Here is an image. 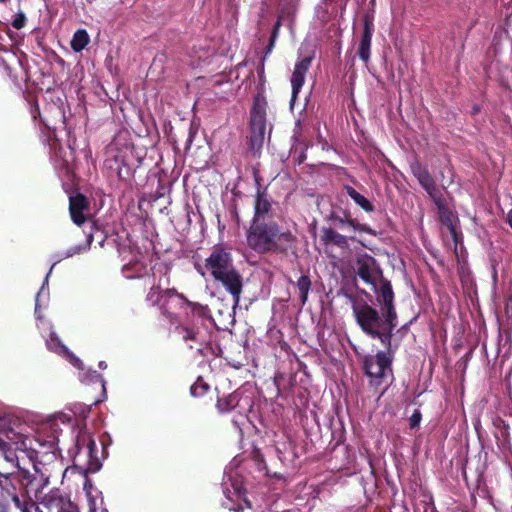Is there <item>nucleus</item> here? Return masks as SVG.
<instances>
[{
	"mask_svg": "<svg viewBox=\"0 0 512 512\" xmlns=\"http://www.w3.org/2000/svg\"><path fill=\"white\" fill-rule=\"evenodd\" d=\"M272 213V201L268 197L265 189L262 190L258 184L254 201V215L251 223L268 222L267 219Z\"/></svg>",
	"mask_w": 512,
	"mask_h": 512,
	"instance_id": "17",
	"label": "nucleus"
},
{
	"mask_svg": "<svg viewBox=\"0 0 512 512\" xmlns=\"http://www.w3.org/2000/svg\"><path fill=\"white\" fill-rule=\"evenodd\" d=\"M56 453L54 457L49 453L40 454L39 459L35 462V465H32L34 469V473H31L28 469H25L22 472V480L24 481V485L26 487V491L28 494H33L35 498L39 499V493L48 485L49 477L43 472L38 465L42 464L46 460H53L56 458Z\"/></svg>",
	"mask_w": 512,
	"mask_h": 512,
	"instance_id": "10",
	"label": "nucleus"
},
{
	"mask_svg": "<svg viewBox=\"0 0 512 512\" xmlns=\"http://www.w3.org/2000/svg\"><path fill=\"white\" fill-rule=\"evenodd\" d=\"M35 512H79L77 506L58 489L51 490L39 501Z\"/></svg>",
	"mask_w": 512,
	"mask_h": 512,
	"instance_id": "14",
	"label": "nucleus"
},
{
	"mask_svg": "<svg viewBox=\"0 0 512 512\" xmlns=\"http://www.w3.org/2000/svg\"><path fill=\"white\" fill-rule=\"evenodd\" d=\"M421 419H422V415H421L420 411L415 410L409 419L410 427L415 428V427L419 426Z\"/></svg>",
	"mask_w": 512,
	"mask_h": 512,
	"instance_id": "35",
	"label": "nucleus"
},
{
	"mask_svg": "<svg viewBox=\"0 0 512 512\" xmlns=\"http://www.w3.org/2000/svg\"><path fill=\"white\" fill-rule=\"evenodd\" d=\"M168 284L169 277L167 275V269H165L158 283H155V279H153L152 286L146 295V302L151 306H157L162 314L172 318L173 312H171L170 309L174 307L182 308L185 297L179 294L175 289L166 288L163 290L162 286Z\"/></svg>",
	"mask_w": 512,
	"mask_h": 512,
	"instance_id": "6",
	"label": "nucleus"
},
{
	"mask_svg": "<svg viewBox=\"0 0 512 512\" xmlns=\"http://www.w3.org/2000/svg\"><path fill=\"white\" fill-rule=\"evenodd\" d=\"M249 248L258 254L285 253L295 243V236L275 221L250 223L246 233Z\"/></svg>",
	"mask_w": 512,
	"mask_h": 512,
	"instance_id": "3",
	"label": "nucleus"
},
{
	"mask_svg": "<svg viewBox=\"0 0 512 512\" xmlns=\"http://www.w3.org/2000/svg\"><path fill=\"white\" fill-rule=\"evenodd\" d=\"M273 46H274V39H271V40H270V43H269V45H268V47H267L266 54H268V53H270V52L272 51Z\"/></svg>",
	"mask_w": 512,
	"mask_h": 512,
	"instance_id": "39",
	"label": "nucleus"
},
{
	"mask_svg": "<svg viewBox=\"0 0 512 512\" xmlns=\"http://www.w3.org/2000/svg\"><path fill=\"white\" fill-rule=\"evenodd\" d=\"M12 474V472L8 473H2L0 471V489L2 493V499L0 500V506L3 508H7L10 506L11 503H13V500L10 498L9 494H12L10 490L16 493V487L9 482V475Z\"/></svg>",
	"mask_w": 512,
	"mask_h": 512,
	"instance_id": "21",
	"label": "nucleus"
},
{
	"mask_svg": "<svg viewBox=\"0 0 512 512\" xmlns=\"http://www.w3.org/2000/svg\"><path fill=\"white\" fill-rule=\"evenodd\" d=\"M99 368L104 370L107 368V364L105 361H100L99 364H98Z\"/></svg>",
	"mask_w": 512,
	"mask_h": 512,
	"instance_id": "40",
	"label": "nucleus"
},
{
	"mask_svg": "<svg viewBox=\"0 0 512 512\" xmlns=\"http://www.w3.org/2000/svg\"><path fill=\"white\" fill-rule=\"evenodd\" d=\"M334 221L338 225V227L342 230L351 229L354 232L368 233V234H370L372 232L371 228L368 225L359 223L356 219H353L351 217L337 216L334 218Z\"/></svg>",
	"mask_w": 512,
	"mask_h": 512,
	"instance_id": "23",
	"label": "nucleus"
},
{
	"mask_svg": "<svg viewBox=\"0 0 512 512\" xmlns=\"http://www.w3.org/2000/svg\"><path fill=\"white\" fill-rule=\"evenodd\" d=\"M250 144L252 148H261L266 133L265 102L255 99L250 116Z\"/></svg>",
	"mask_w": 512,
	"mask_h": 512,
	"instance_id": "12",
	"label": "nucleus"
},
{
	"mask_svg": "<svg viewBox=\"0 0 512 512\" xmlns=\"http://www.w3.org/2000/svg\"><path fill=\"white\" fill-rule=\"evenodd\" d=\"M439 214H440V220L445 225L453 240L455 243L457 242V230L455 226V216L454 214L447 208H445L443 205L438 204Z\"/></svg>",
	"mask_w": 512,
	"mask_h": 512,
	"instance_id": "26",
	"label": "nucleus"
},
{
	"mask_svg": "<svg viewBox=\"0 0 512 512\" xmlns=\"http://www.w3.org/2000/svg\"><path fill=\"white\" fill-rule=\"evenodd\" d=\"M395 349L378 351L375 355H367L363 359V369L370 378L372 385H381L385 379L392 377L391 364Z\"/></svg>",
	"mask_w": 512,
	"mask_h": 512,
	"instance_id": "7",
	"label": "nucleus"
},
{
	"mask_svg": "<svg viewBox=\"0 0 512 512\" xmlns=\"http://www.w3.org/2000/svg\"><path fill=\"white\" fill-rule=\"evenodd\" d=\"M373 34V23L372 20H370L367 16L364 20V29L361 38H365L366 36L368 39H372Z\"/></svg>",
	"mask_w": 512,
	"mask_h": 512,
	"instance_id": "34",
	"label": "nucleus"
},
{
	"mask_svg": "<svg viewBox=\"0 0 512 512\" xmlns=\"http://www.w3.org/2000/svg\"><path fill=\"white\" fill-rule=\"evenodd\" d=\"M209 389L207 383H205L202 379H198L190 388L191 395L194 397H200L204 395Z\"/></svg>",
	"mask_w": 512,
	"mask_h": 512,
	"instance_id": "32",
	"label": "nucleus"
},
{
	"mask_svg": "<svg viewBox=\"0 0 512 512\" xmlns=\"http://www.w3.org/2000/svg\"><path fill=\"white\" fill-rule=\"evenodd\" d=\"M61 426H64L74 442L73 447L68 449L74 464L87 472H97L101 464L96 456L95 440L85 427H75L71 415L64 412L55 414L47 422L46 428L50 433L48 439H42L40 436L31 439L11 432L12 436H7L9 441L0 438V452L6 462L23 472L26 469L24 466L26 460L31 465H35L40 454L48 455L50 453L51 457H54L55 452L59 450L58 446L63 436L64 430Z\"/></svg>",
	"mask_w": 512,
	"mask_h": 512,
	"instance_id": "1",
	"label": "nucleus"
},
{
	"mask_svg": "<svg viewBox=\"0 0 512 512\" xmlns=\"http://www.w3.org/2000/svg\"><path fill=\"white\" fill-rule=\"evenodd\" d=\"M478 111H479V107L478 106H474L473 109H472V113L476 114Z\"/></svg>",
	"mask_w": 512,
	"mask_h": 512,
	"instance_id": "41",
	"label": "nucleus"
},
{
	"mask_svg": "<svg viewBox=\"0 0 512 512\" xmlns=\"http://www.w3.org/2000/svg\"><path fill=\"white\" fill-rule=\"evenodd\" d=\"M151 269L148 268L147 262L142 259H134L127 264H125L122 268V273L127 279L134 278H143L149 275V271Z\"/></svg>",
	"mask_w": 512,
	"mask_h": 512,
	"instance_id": "20",
	"label": "nucleus"
},
{
	"mask_svg": "<svg viewBox=\"0 0 512 512\" xmlns=\"http://www.w3.org/2000/svg\"><path fill=\"white\" fill-rule=\"evenodd\" d=\"M89 210L87 198L77 193L69 197V212L74 224L81 226L86 221V212Z\"/></svg>",
	"mask_w": 512,
	"mask_h": 512,
	"instance_id": "18",
	"label": "nucleus"
},
{
	"mask_svg": "<svg viewBox=\"0 0 512 512\" xmlns=\"http://www.w3.org/2000/svg\"><path fill=\"white\" fill-rule=\"evenodd\" d=\"M312 60H313V56H306L301 59H298V61L296 62L295 66H294V70L292 72V76L290 79L291 88H292L291 99H290V108L291 109H293L295 102H296L297 95L301 91V89L304 85L305 76L311 66Z\"/></svg>",
	"mask_w": 512,
	"mask_h": 512,
	"instance_id": "15",
	"label": "nucleus"
},
{
	"mask_svg": "<svg viewBox=\"0 0 512 512\" xmlns=\"http://www.w3.org/2000/svg\"><path fill=\"white\" fill-rule=\"evenodd\" d=\"M92 242H93V235L88 234L86 237V241L83 244L72 246L63 252H58L53 255L54 262H53L52 266L50 267L48 273L46 274L40 290L36 294V314H38V310L41 306H47V304H48V301H49V287H48L49 276L51 275L54 266L64 259L73 257L75 255H78L80 253L90 250Z\"/></svg>",
	"mask_w": 512,
	"mask_h": 512,
	"instance_id": "8",
	"label": "nucleus"
},
{
	"mask_svg": "<svg viewBox=\"0 0 512 512\" xmlns=\"http://www.w3.org/2000/svg\"><path fill=\"white\" fill-rule=\"evenodd\" d=\"M418 182L422 186V188L431 196L434 197L437 191V187L434 179L430 175L427 169H425L419 176L417 177Z\"/></svg>",
	"mask_w": 512,
	"mask_h": 512,
	"instance_id": "29",
	"label": "nucleus"
},
{
	"mask_svg": "<svg viewBox=\"0 0 512 512\" xmlns=\"http://www.w3.org/2000/svg\"><path fill=\"white\" fill-rule=\"evenodd\" d=\"M251 406L249 397H242L237 391L224 398H219L217 401V408L221 413L237 410L238 416L232 418V423L240 430L241 426L248 421L246 412L251 409Z\"/></svg>",
	"mask_w": 512,
	"mask_h": 512,
	"instance_id": "9",
	"label": "nucleus"
},
{
	"mask_svg": "<svg viewBox=\"0 0 512 512\" xmlns=\"http://www.w3.org/2000/svg\"><path fill=\"white\" fill-rule=\"evenodd\" d=\"M363 294L366 295L367 297H370L365 291H363Z\"/></svg>",
	"mask_w": 512,
	"mask_h": 512,
	"instance_id": "43",
	"label": "nucleus"
},
{
	"mask_svg": "<svg viewBox=\"0 0 512 512\" xmlns=\"http://www.w3.org/2000/svg\"><path fill=\"white\" fill-rule=\"evenodd\" d=\"M322 240L326 243H332L340 248H347L349 246V238L337 231L327 228L323 230Z\"/></svg>",
	"mask_w": 512,
	"mask_h": 512,
	"instance_id": "24",
	"label": "nucleus"
},
{
	"mask_svg": "<svg viewBox=\"0 0 512 512\" xmlns=\"http://www.w3.org/2000/svg\"><path fill=\"white\" fill-rule=\"evenodd\" d=\"M192 140H193V133H192V131H190V135H189V139H188L189 143H191Z\"/></svg>",
	"mask_w": 512,
	"mask_h": 512,
	"instance_id": "42",
	"label": "nucleus"
},
{
	"mask_svg": "<svg viewBox=\"0 0 512 512\" xmlns=\"http://www.w3.org/2000/svg\"><path fill=\"white\" fill-rule=\"evenodd\" d=\"M425 504H426V508H425V511L424 512H428V510H430L431 512H433L434 510V505H433V497L432 495L430 494H426L425 495V500H424Z\"/></svg>",
	"mask_w": 512,
	"mask_h": 512,
	"instance_id": "37",
	"label": "nucleus"
},
{
	"mask_svg": "<svg viewBox=\"0 0 512 512\" xmlns=\"http://www.w3.org/2000/svg\"><path fill=\"white\" fill-rule=\"evenodd\" d=\"M188 306L191 308L194 315H196L198 318H200L203 322H213V319L210 315V310L207 306L201 305L199 303L191 302L185 298L183 306Z\"/></svg>",
	"mask_w": 512,
	"mask_h": 512,
	"instance_id": "28",
	"label": "nucleus"
},
{
	"mask_svg": "<svg viewBox=\"0 0 512 512\" xmlns=\"http://www.w3.org/2000/svg\"><path fill=\"white\" fill-rule=\"evenodd\" d=\"M310 287H311V281L307 275H302L297 280V288L299 290V297H300L302 305H304L307 302Z\"/></svg>",
	"mask_w": 512,
	"mask_h": 512,
	"instance_id": "30",
	"label": "nucleus"
},
{
	"mask_svg": "<svg viewBox=\"0 0 512 512\" xmlns=\"http://www.w3.org/2000/svg\"><path fill=\"white\" fill-rule=\"evenodd\" d=\"M371 288L376 294V301L380 308L386 311V314L397 316L391 282L384 278L378 282L376 287Z\"/></svg>",
	"mask_w": 512,
	"mask_h": 512,
	"instance_id": "16",
	"label": "nucleus"
},
{
	"mask_svg": "<svg viewBox=\"0 0 512 512\" xmlns=\"http://www.w3.org/2000/svg\"><path fill=\"white\" fill-rule=\"evenodd\" d=\"M181 334L183 340L188 344L190 349L202 351L204 345L208 341L206 331L195 329L194 327H182Z\"/></svg>",
	"mask_w": 512,
	"mask_h": 512,
	"instance_id": "19",
	"label": "nucleus"
},
{
	"mask_svg": "<svg viewBox=\"0 0 512 512\" xmlns=\"http://www.w3.org/2000/svg\"><path fill=\"white\" fill-rule=\"evenodd\" d=\"M6 0H0V2H5Z\"/></svg>",
	"mask_w": 512,
	"mask_h": 512,
	"instance_id": "44",
	"label": "nucleus"
},
{
	"mask_svg": "<svg viewBox=\"0 0 512 512\" xmlns=\"http://www.w3.org/2000/svg\"><path fill=\"white\" fill-rule=\"evenodd\" d=\"M506 221L512 229V209L507 213Z\"/></svg>",
	"mask_w": 512,
	"mask_h": 512,
	"instance_id": "38",
	"label": "nucleus"
},
{
	"mask_svg": "<svg viewBox=\"0 0 512 512\" xmlns=\"http://www.w3.org/2000/svg\"><path fill=\"white\" fill-rule=\"evenodd\" d=\"M356 269L359 278L371 287H376L384 279L382 269L374 257L367 253L360 254L356 259Z\"/></svg>",
	"mask_w": 512,
	"mask_h": 512,
	"instance_id": "13",
	"label": "nucleus"
},
{
	"mask_svg": "<svg viewBox=\"0 0 512 512\" xmlns=\"http://www.w3.org/2000/svg\"><path fill=\"white\" fill-rule=\"evenodd\" d=\"M77 368L80 370L78 377L81 382L87 383V384L100 382L101 386H102L103 393L106 392V387H105L106 382L103 379L101 374H99L97 371L92 370V369H84L82 362H81L80 367H77Z\"/></svg>",
	"mask_w": 512,
	"mask_h": 512,
	"instance_id": "25",
	"label": "nucleus"
},
{
	"mask_svg": "<svg viewBox=\"0 0 512 512\" xmlns=\"http://www.w3.org/2000/svg\"><path fill=\"white\" fill-rule=\"evenodd\" d=\"M206 269L213 278L222 283L224 288L233 298V306L240 302L243 278L233 265L231 253L221 246H215L206 258Z\"/></svg>",
	"mask_w": 512,
	"mask_h": 512,
	"instance_id": "4",
	"label": "nucleus"
},
{
	"mask_svg": "<svg viewBox=\"0 0 512 512\" xmlns=\"http://www.w3.org/2000/svg\"><path fill=\"white\" fill-rule=\"evenodd\" d=\"M356 323L370 338L377 339L381 345L391 350L393 332L398 325V316L378 310L362 298L349 297Z\"/></svg>",
	"mask_w": 512,
	"mask_h": 512,
	"instance_id": "2",
	"label": "nucleus"
},
{
	"mask_svg": "<svg viewBox=\"0 0 512 512\" xmlns=\"http://www.w3.org/2000/svg\"><path fill=\"white\" fill-rule=\"evenodd\" d=\"M25 24H26L25 14L23 12L17 13L12 21V26L15 29H21L25 26Z\"/></svg>",
	"mask_w": 512,
	"mask_h": 512,
	"instance_id": "33",
	"label": "nucleus"
},
{
	"mask_svg": "<svg viewBox=\"0 0 512 512\" xmlns=\"http://www.w3.org/2000/svg\"><path fill=\"white\" fill-rule=\"evenodd\" d=\"M238 466L239 461L235 458L224 470L222 506L230 511L244 512L245 510H251L252 506L243 491V480L238 471Z\"/></svg>",
	"mask_w": 512,
	"mask_h": 512,
	"instance_id": "5",
	"label": "nucleus"
},
{
	"mask_svg": "<svg viewBox=\"0 0 512 512\" xmlns=\"http://www.w3.org/2000/svg\"><path fill=\"white\" fill-rule=\"evenodd\" d=\"M426 168L423 167L419 162L411 164L412 174L417 178Z\"/></svg>",
	"mask_w": 512,
	"mask_h": 512,
	"instance_id": "36",
	"label": "nucleus"
},
{
	"mask_svg": "<svg viewBox=\"0 0 512 512\" xmlns=\"http://www.w3.org/2000/svg\"><path fill=\"white\" fill-rule=\"evenodd\" d=\"M90 37L85 29H78L71 39L70 45L74 52H81L89 44Z\"/></svg>",
	"mask_w": 512,
	"mask_h": 512,
	"instance_id": "27",
	"label": "nucleus"
},
{
	"mask_svg": "<svg viewBox=\"0 0 512 512\" xmlns=\"http://www.w3.org/2000/svg\"><path fill=\"white\" fill-rule=\"evenodd\" d=\"M371 40L372 39H368L367 36L360 39L358 56L365 63H367L370 59Z\"/></svg>",
	"mask_w": 512,
	"mask_h": 512,
	"instance_id": "31",
	"label": "nucleus"
},
{
	"mask_svg": "<svg viewBox=\"0 0 512 512\" xmlns=\"http://www.w3.org/2000/svg\"><path fill=\"white\" fill-rule=\"evenodd\" d=\"M41 306L39 309H41ZM36 319L39 321L40 329L42 333L48 332V337L45 338L46 347L49 351L54 352L64 358H66L73 366L80 367L81 360L76 357L69 349L62 343L58 335L51 330V324L43 320L40 310H38V314H36Z\"/></svg>",
	"mask_w": 512,
	"mask_h": 512,
	"instance_id": "11",
	"label": "nucleus"
},
{
	"mask_svg": "<svg viewBox=\"0 0 512 512\" xmlns=\"http://www.w3.org/2000/svg\"><path fill=\"white\" fill-rule=\"evenodd\" d=\"M344 190L347 195L354 201V203L363 211L366 213H373L375 211V206L373 203L364 195L355 190L352 186L344 185Z\"/></svg>",
	"mask_w": 512,
	"mask_h": 512,
	"instance_id": "22",
	"label": "nucleus"
}]
</instances>
